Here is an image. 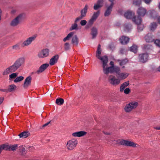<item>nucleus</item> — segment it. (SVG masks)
I'll return each instance as SVG.
<instances>
[{"instance_id": "cd10ccee", "label": "nucleus", "mask_w": 160, "mask_h": 160, "mask_svg": "<svg viewBox=\"0 0 160 160\" xmlns=\"http://www.w3.org/2000/svg\"><path fill=\"white\" fill-rule=\"evenodd\" d=\"M128 76V74L127 73H120L119 72V74L117 76L118 78H120L121 79H124L126 78Z\"/></svg>"}, {"instance_id": "dca6fc26", "label": "nucleus", "mask_w": 160, "mask_h": 160, "mask_svg": "<svg viewBox=\"0 0 160 160\" xmlns=\"http://www.w3.org/2000/svg\"><path fill=\"white\" fill-rule=\"evenodd\" d=\"M146 10L142 7L139 8L137 11L138 16L141 17H144L146 14Z\"/></svg>"}, {"instance_id": "9b49d317", "label": "nucleus", "mask_w": 160, "mask_h": 160, "mask_svg": "<svg viewBox=\"0 0 160 160\" xmlns=\"http://www.w3.org/2000/svg\"><path fill=\"white\" fill-rule=\"evenodd\" d=\"M49 50L48 49H43L38 53V56L40 58L47 57L49 55Z\"/></svg>"}, {"instance_id": "5fc2aeb1", "label": "nucleus", "mask_w": 160, "mask_h": 160, "mask_svg": "<svg viewBox=\"0 0 160 160\" xmlns=\"http://www.w3.org/2000/svg\"><path fill=\"white\" fill-rule=\"evenodd\" d=\"M130 92V89L128 88H126L124 90V92L126 94H128Z\"/></svg>"}, {"instance_id": "bb28decb", "label": "nucleus", "mask_w": 160, "mask_h": 160, "mask_svg": "<svg viewBox=\"0 0 160 160\" xmlns=\"http://www.w3.org/2000/svg\"><path fill=\"white\" fill-rule=\"evenodd\" d=\"M157 26V23L155 22L151 23L149 26L150 29L151 31H153L156 28Z\"/></svg>"}, {"instance_id": "4d7b16f0", "label": "nucleus", "mask_w": 160, "mask_h": 160, "mask_svg": "<svg viewBox=\"0 0 160 160\" xmlns=\"http://www.w3.org/2000/svg\"><path fill=\"white\" fill-rule=\"evenodd\" d=\"M0 91H1L2 92H8V90L7 89H0Z\"/></svg>"}, {"instance_id": "f3484780", "label": "nucleus", "mask_w": 160, "mask_h": 160, "mask_svg": "<svg viewBox=\"0 0 160 160\" xmlns=\"http://www.w3.org/2000/svg\"><path fill=\"white\" fill-rule=\"evenodd\" d=\"M98 29L94 27H93L91 29L90 34L92 36V39H93L95 38L98 35Z\"/></svg>"}, {"instance_id": "603ef678", "label": "nucleus", "mask_w": 160, "mask_h": 160, "mask_svg": "<svg viewBox=\"0 0 160 160\" xmlns=\"http://www.w3.org/2000/svg\"><path fill=\"white\" fill-rule=\"evenodd\" d=\"M56 103L58 105H61L64 103V101H56Z\"/></svg>"}, {"instance_id": "72a5a7b5", "label": "nucleus", "mask_w": 160, "mask_h": 160, "mask_svg": "<svg viewBox=\"0 0 160 160\" xmlns=\"http://www.w3.org/2000/svg\"><path fill=\"white\" fill-rule=\"evenodd\" d=\"M118 62H119V65L122 66L125 65L128 62L127 59H124L122 60H118Z\"/></svg>"}, {"instance_id": "7c9ffc66", "label": "nucleus", "mask_w": 160, "mask_h": 160, "mask_svg": "<svg viewBox=\"0 0 160 160\" xmlns=\"http://www.w3.org/2000/svg\"><path fill=\"white\" fill-rule=\"evenodd\" d=\"M18 144L9 145V151H15L18 147Z\"/></svg>"}, {"instance_id": "ea45409f", "label": "nucleus", "mask_w": 160, "mask_h": 160, "mask_svg": "<svg viewBox=\"0 0 160 160\" xmlns=\"http://www.w3.org/2000/svg\"><path fill=\"white\" fill-rule=\"evenodd\" d=\"M17 76V74L13 73L9 75V80H11L13 79L16 78Z\"/></svg>"}, {"instance_id": "69168bd1", "label": "nucleus", "mask_w": 160, "mask_h": 160, "mask_svg": "<svg viewBox=\"0 0 160 160\" xmlns=\"http://www.w3.org/2000/svg\"><path fill=\"white\" fill-rule=\"evenodd\" d=\"M158 22L160 23V16L158 18Z\"/></svg>"}, {"instance_id": "e433bc0d", "label": "nucleus", "mask_w": 160, "mask_h": 160, "mask_svg": "<svg viewBox=\"0 0 160 160\" xmlns=\"http://www.w3.org/2000/svg\"><path fill=\"white\" fill-rule=\"evenodd\" d=\"M138 47L136 45L133 44L131 47L130 50V51L136 53L137 52Z\"/></svg>"}, {"instance_id": "393cba45", "label": "nucleus", "mask_w": 160, "mask_h": 160, "mask_svg": "<svg viewBox=\"0 0 160 160\" xmlns=\"http://www.w3.org/2000/svg\"><path fill=\"white\" fill-rule=\"evenodd\" d=\"M129 84V81L125 82L123 83L121 86L120 88V92H122L124 90V88L128 86Z\"/></svg>"}, {"instance_id": "6e6552de", "label": "nucleus", "mask_w": 160, "mask_h": 160, "mask_svg": "<svg viewBox=\"0 0 160 160\" xmlns=\"http://www.w3.org/2000/svg\"><path fill=\"white\" fill-rule=\"evenodd\" d=\"M119 143L121 145L127 146L132 147H136V144L135 143L128 140H122L120 141Z\"/></svg>"}, {"instance_id": "864d4df0", "label": "nucleus", "mask_w": 160, "mask_h": 160, "mask_svg": "<svg viewBox=\"0 0 160 160\" xmlns=\"http://www.w3.org/2000/svg\"><path fill=\"white\" fill-rule=\"evenodd\" d=\"M103 0H98L97 4L100 5L102 7L103 5Z\"/></svg>"}, {"instance_id": "a878e982", "label": "nucleus", "mask_w": 160, "mask_h": 160, "mask_svg": "<svg viewBox=\"0 0 160 160\" xmlns=\"http://www.w3.org/2000/svg\"><path fill=\"white\" fill-rule=\"evenodd\" d=\"M72 42L73 44L75 45H78V38L76 35H75L72 37Z\"/></svg>"}, {"instance_id": "37998d69", "label": "nucleus", "mask_w": 160, "mask_h": 160, "mask_svg": "<svg viewBox=\"0 0 160 160\" xmlns=\"http://www.w3.org/2000/svg\"><path fill=\"white\" fill-rule=\"evenodd\" d=\"M141 0H134L133 4L137 6H139L141 3Z\"/></svg>"}, {"instance_id": "f8f14e48", "label": "nucleus", "mask_w": 160, "mask_h": 160, "mask_svg": "<svg viewBox=\"0 0 160 160\" xmlns=\"http://www.w3.org/2000/svg\"><path fill=\"white\" fill-rule=\"evenodd\" d=\"M32 80V78L31 76L28 77L25 79L23 84V87L24 88L26 89L31 85Z\"/></svg>"}, {"instance_id": "4be33fe9", "label": "nucleus", "mask_w": 160, "mask_h": 160, "mask_svg": "<svg viewBox=\"0 0 160 160\" xmlns=\"http://www.w3.org/2000/svg\"><path fill=\"white\" fill-rule=\"evenodd\" d=\"M132 21L137 25L140 24L142 22V20L139 16L138 17L134 16L132 18Z\"/></svg>"}, {"instance_id": "2f4dec72", "label": "nucleus", "mask_w": 160, "mask_h": 160, "mask_svg": "<svg viewBox=\"0 0 160 160\" xmlns=\"http://www.w3.org/2000/svg\"><path fill=\"white\" fill-rule=\"evenodd\" d=\"M0 146L2 150H4L6 151H9V145L7 144H2L0 145Z\"/></svg>"}, {"instance_id": "680f3d73", "label": "nucleus", "mask_w": 160, "mask_h": 160, "mask_svg": "<svg viewBox=\"0 0 160 160\" xmlns=\"http://www.w3.org/2000/svg\"><path fill=\"white\" fill-rule=\"evenodd\" d=\"M56 100H64V99L61 98H58Z\"/></svg>"}, {"instance_id": "6ab92c4d", "label": "nucleus", "mask_w": 160, "mask_h": 160, "mask_svg": "<svg viewBox=\"0 0 160 160\" xmlns=\"http://www.w3.org/2000/svg\"><path fill=\"white\" fill-rule=\"evenodd\" d=\"M120 43L123 45L127 44L129 41V38L128 37L122 36L119 39Z\"/></svg>"}, {"instance_id": "1a4fd4ad", "label": "nucleus", "mask_w": 160, "mask_h": 160, "mask_svg": "<svg viewBox=\"0 0 160 160\" xmlns=\"http://www.w3.org/2000/svg\"><path fill=\"white\" fill-rule=\"evenodd\" d=\"M78 142L77 140L73 139L69 140L67 143V147L69 150L73 149L77 145Z\"/></svg>"}, {"instance_id": "338daca9", "label": "nucleus", "mask_w": 160, "mask_h": 160, "mask_svg": "<svg viewBox=\"0 0 160 160\" xmlns=\"http://www.w3.org/2000/svg\"><path fill=\"white\" fill-rule=\"evenodd\" d=\"M4 99V98L3 97H0V100H3Z\"/></svg>"}, {"instance_id": "a211bd4d", "label": "nucleus", "mask_w": 160, "mask_h": 160, "mask_svg": "<svg viewBox=\"0 0 160 160\" xmlns=\"http://www.w3.org/2000/svg\"><path fill=\"white\" fill-rule=\"evenodd\" d=\"M113 4V3H111L110 5L108 7L104 14L105 17L108 16L110 14Z\"/></svg>"}, {"instance_id": "c9c22d12", "label": "nucleus", "mask_w": 160, "mask_h": 160, "mask_svg": "<svg viewBox=\"0 0 160 160\" xmlns=\"http://www.w3.org/2000/svg\"><path fill=\"white\" fill-rule=\"evenodd\" d=\"M21 42H19L16 44L13 45L12 47V48L15 50H18L20 49L21 47Z\"/></svg>"}, {"instance_id": "412c9836", "label": "nucleus", "mask_w": 160, "mask_h": 160, "mask_svg": "<svg viewBox=\"0 0 160 160\" xmlns=\"http://www.w3.org/2000/svg\"><path fill=\"white\" fill-rule=\"evenodd\" d=\"M87 132L84 131H81L73 133L72 135L75 137H81L84 136Z\"/></svg>"}, {"instance_id": "58836bf2", "label": "nucleus", "mask_w": 160, "mask_h": 160, "mask_svg": "<svg viewBox=\"0 0 160 160\" xmlns=\"http://www.w3.org/2000/svg\"><path fill=\"white\" fill-rule=\"evenodd\" d=\"M113 72H115L118 75L119 74L120 72V69L119 67L115 66L113 68Z\"/></svg>"}, {"instance_id": "f704fd0d", "label": "nucleus", "mask_w": 160, "mask_h": 160, "mask_svg": "<svg viewBox=\"0 0 160 160\" xmlns=\"http://www.w3.org/2000/svg\"><path fill=\"white\" fill-rule=\"evenodd\" d=\"M19 150L22 155H24L26 152L25 148L23 147L22 145L20 146L19 147Z\"/></svg>"}, {"instance_id": "f257e3e1", "label": "nucleus", "mask_w": 160, "mask_h": 160, "mask_svg": "<svg viewBox=\"0 0 160 160\" xmlns=\"http://www.w3.org/2000/svg\"><path fill=\"white\" fill-rule=\"evenodd\" d=\"M24 61L25 60L23 58L18 59L12 66H9L4 70L3 72V75H7L10 73L15 72L24 63Z\"/></svg>"}, {"instance_id": "e2e57ef3", "label": "nucleus", "mask_w": 160, "mask_h": 160, "mask_svg": "<svg viewBox=\"0 0 160 160\" xmlns=\"http://www.w3.org/2000/svg\"><path fill=\"white\" fill-rule=\"evenodd\" d=\"M157 70L160 72V66L157 68Z\"/></svg>"}, {"instance_id": "a19ab883", "label": "nucleus", "mask_w": 160, "mask_h": 160, "mask_svg": "<svg viewBox=\"0 0 160 160\" xmlns=\"http://www.w3.org/2000/svg\"><path fill=\"white\" fill-rule=\"evenodd\" d=\"M24 79V77L22 76H19L16 77V78L14 80V81L15 82H20Z\"/></svg>"}, {"instance_id": "c85d7f7f", "label": "nucleus", "mask_w": 160, "mask_h": 160, "mask_svg": "<svg viewBox=\"0 0 160 160\" xmlns=\"http://www.w3.org/2000/svg\"><path fill=\"white\" fill-rule=\"evenodd\" d=\"M151 17L155 18L157 17V13L154 10H150L148 11Z\"/></svg>"}, {"instance_id": "a18cd8bd", "label": "nucleus", "mask_w": 160, "mask_h": 160, "mask_svg": "<svg viewBox=\"0 0 160 160\" xmlns=\"http://www.w3.org/2000/svg\"><path fill=\"white\" fill-rule=\"evenodd\" d=\"M154 43L156 45L159 47H160V40L159 39H156L154 41Z\"/></svg>"}, {"instance_id": "49530a36", "label": "nucleus", "mask_w": 160, "mask_h": 160, "mask_svg": "<svg viewBox=\"0 0 160 160\" xmlns=\"http://www.w3.org/2000/svg\"><path fill=\"white\" fill-rule=\"evenodd\" d=\"M95 21V20L91 18L88 21V25L89 26H91L93 24Z\"/></svg>"}, {"instance_id": "7ed1b4c3", "label": "nucleus", "mask_w": 160, "mask_h": 160, "mask_svg": "<svg viewBox=\"0 0 160 160\" xmlns=\"http://www.w3.org/2000/svg\"><path fill=\"white\" fill-rule=\"evenodd\" d=\"M88 8V5L87 4L85 5L84 8L80 11V15L76 18L75 22H78L86 17Z\"/></svg>"}, {"instance_id": "052dcab7", "label": "nucleus", "mask_w": 160, "mask_h": 160, "mask_svg": "<svg viewBox=\"0 0 160 160\" xmlns=\"http://www.w3.org/2000/svg\"><path fill=\"white\" fill-rule=\"evenodd\" d=\"M110 64L111 65V66L115 67V66L114 65V62L112 61H111L110 63Z\"/></svg>"}, {"instance_id": "4468645a", "label": "nucleus", "mask_w": 160, "mask_h": 160, "mask_svg": "<svg viewBox=\"0 0 160 160\" xmlns=\"http://www.w3.org/2000/svg\"><path fill=\"white\" fill-rule=\"evenodd\" d=\"M101 51L100 49H97L96 57L99 59L100 60L103 62L104 61H106L108 58L106 56H104L102 57H101Z\"/></svg>"}, {"instance_id": "c03bdc74", "label": "nucleus", "mask_w": 160, "mask_h": 160, "mask_svg": "<svg viewBox=\"0 0 160 160\" xmlns=\"http://www.w3.org/2000/svg\"><path fill=\"white\" fill-rule=\"evenodd\" d=\"M64 49L65 51H68L70 49V45L69 43L66 42L65 43Z\"/></svg>"}, {"instance_id": "bf43d9fd", "label": "nucleus", "mask_w": 160, "mask_h": 160, "mask_svg": "<svg viewBox=\"0 0 160 160\" xmlns=\"http://www.w3.org/2000/svg\"><path fill=\"white\" fill-rule=\"evenodd\" d=\"M154 128L157 130H160V126H156L154 127Z\"/></svg>"}, {"instance_id": "39448f33", "label": "nucleus", "mask_w": 160, "mask_h": 160, "mask_svg": "<svg viewBox=\"0 0 160 160\" xmlns=\"http://www.w3.org/2000/svg\"><path fill=\"white\" fill-rule=\"evenodd\" d=\"M22 14H20L13 19L10 22V25L12 27L18 25L21 22L22 19Z\"/></svg>"}, {"instance_id": "09e8293b", "label": "nucleus", "mask_w": 160, "mask_h": 160, "mask_svg": "<svg viewBox=\"0 0 160 160\" xmlns=\"http://www.w3.org/2000/svg\"><path fill=\"white\" fill-rule=\"evenodd\" d=\"M143 26L140 24L138 25L137 28L138 31L140 32L142 31L143 29Z\"/></svg>"}, {"instance_id": "20e7f679", "label": "nucleus", "mask_w": 160, "mask_h": 160, "mask_svg": "<svg viewBox=\"0 0 160 160\" xmlns=\"http://www.w3.org/2000/svg\"><path fill=\"white\" fill-rule=\"evenodd\" d=\"M138 105V103L136 102H132L127 104L124 108L126 112H129L133 109L137 107Z\"/></svg>"}, {"instance_id": "de8ad7c7", "label": "nucleus", "mask_w": 160, "mask_h": 160, "mask_svg": "<svg viewBox=\"0 0 160 160\" xmlns=\"http://www.w3.org/2000/svg\"><path fill=\"white\" fill-rule=\"evenodd\" d=\"M102 6H101L100 5H99L98 4H95L94 5L93 7V8L95 10H98V9H99V8L101 7Z\"/></svg>"}, {"instance_id": "2eb2a0df", "label": "nucleus", "mask_w": 160, "mask_h": 160, "mask_svg": "<svg viewBox=\"0 0 160 160\" xmlns=\"http://www.w3.org/2000/svg\"><path fill=\"white\" fill-rule=\"evenodd\" d=\"M49 64L48 63H45L42 65L38 70L36 72V73L39 74L42 72L49 66Z\"/></svg>"}, {"instance_id": "3c124183", "label": "nucleus", "mask_w": 160, "mask_h": 160, "mask_svg": "<svg viewBox=\"0 0 160 160\" xmlns=\"http://www.w3.org/2000/svg\"><path fill=\"white\" fill-rule=\"evenodd\" d=\"M152 47V46L149 45H146L144 46V48L146 50L150 49Z\"/></svg>"}, {"instance_id": "423d86ee", "label": "nucleus", "mask_w": 160, "mask_h": 160, "mask_svg": "<svg viewBox=\"0 0 160 160\" xmlns=\"http://www.w3.org/2000/svg\"><path fill=\"white\" fill-rule=\"evenodd\" d=\"M37 37V35H34L27 39L23 42L21 44V47H24L30 45L32 41H34Z\"/></svg>"}, {"instance_id": "13d9d810", "label": "nucleus", "mask_w": 160, "mask_h": 160, "mask_svg": "<svg viewBox=\"0 0 160 160\" xmlns=\"http://www.w3.org/2000/svg\"><path fill=\"white\" fill-rule=\"evenodd\" d=\"M50 122V121H49L45 124L43 125L42 126V127H46V126H48Z\"/></svg>"}, {"instance_id": "f03ea898", "label": "nucleus", "mask_w": 160, "mask_h": 160, "mask_svg": "<svg viewBox=\"0 0 160 160\" xmlns=\"http://www.w3.org/2000/svg\"><path fill=\"white\" fill-rule=\"evenodd\" d=\"M108 61V59L106 61H104L102 62L103 71L104 73L107 75L109 73L113 72L114 67L110 66L105 68V67L107 66Z\"/></svg>"}, {"instance_id": "c756f323", "label": "nucleus", "mask_w": 160, "mask_h": 160, "mask_svg": "<svg viewBox=\"0 0 160 160\" xmlns=\"http://www.w3.org/2000/svg\"><path fill=\"white\" fill-rule=\"evenodd\" d=\"M16 88V86L14 84H11L9 85L8 88L7 89L8 92H11L13 91Z\"/></svg>"}, {"instance_id": "473e14b6", "label": "nucleus", "mask_w": 160, "mask_h": 160, "mask_svg": "<svg viewBox=\"0 0 160 160\" xmlns=\"http://www.w3.org/2000/svg\"><path fill=\"white\" fill-rule=\"evenodd\" d=\"M73 34L74 32H71L69 33L68 34L66 37L63 39V41L64 42H65L67 40H68Z\"/></svg>"}, {"instance_id": "6e6d98bb", "label": "nucleus", "mask_w": 160, "mask_h": 160, "mask_svg": "<svg viewBox=\"0 0 160 160\" xmlns=\"http://www.w3.org/2000/svg\"><path fill=\"white\" fill-rule=\"evenodd\" d=\"M144 2L147 4H149L152 2V0H143Z\"/></svg>"}, {"instance_id": "8fccbe9b", "label": "nucleus", "mask_w": 160, "mask_h": 160, "mask_svg": "<svg viewBox=\"0 0 160 160\" xmlns=\"http://www.w3.org/2000/svg\"><path fill=\"white\" fill-rule=\"evenodd\" d=\"M87 23V22L86 20H82L80 22V24L82 26H83L85 25Z\"/></svg>"}, {"instance_id": "5701e85b", "label": "nucleus", "mask_w": 160, "mask_h": 160, "mask_svg": "<svg viewBox=\"0 0 160 160\" xmlns=\"http://www.w3.org/2000/svg\"><path fill=\"white\" fill-rule=\"evenodd\" d=\"M134 13L132 11H128L124 13V17L127 19H131L134 15Z\"/></svg>"}, {"instance_id": "ddd939ff", "label": "nucleus", "mask_w": 160, "mask_h": 160, "mask_svg": "<svg viewBox=\"0 0 160 160\" xmlns=\"http://www.w3.org/2000/svg\"><path fill=\"white\" fill-rule=\"evenodd\" d=\"M144 38L146 42H154L155 40L154 36L151 33H148L145 36Z\"/></svg>"}, {"instance_id": "79ce46f5", "label": "nucleus", "mask_w": 160, "mask_h": 160, "mask_svg": "<svg viewBox=\"0 0 160 160\" xmlns=\"http://www.w3.org/2000/svg\"><path fill=\"white\" fill-rule=\"evenodd\" d=\"M77 22H75V21L74 23L72 25L71 27L70 28V30L77 29L78 25L77 23Z\"/></svg>"}, {"instance_id": "0eeeda50", "label": "nucleus", "mask_w": 160, "mask_h": 160, "mask_svg": "<svg viewBox=\"0 0 160 160\" xmlns=\"http://www.w3.org/2000/svg\"><path fill=\"white\" fill-rule=\"evenodd\" d=\"M108 82L111 84L116 86L119 84L120 82V80L117 78L113 75H110L108 78Z\"/></svg>"}, {"instance_id": "9d476101", "label": "nucleus", "mask_w": 160, "mask_h": 160, "mask_svg": "<svg viewBox=\"0 0 160 160\" xmlns=\"http://www.w3.org/2000/svg\"><path fill=\"white\" fill-rule=\"evenodd\" d=\"M148 54L147 53L140 54L138 56L139 61L141 62L145 63L148 61Z\"/></svg>"}, {"instance_id": "0e129e2a", "label": "nucleus", "mask_w": 160, "mask_h": 160, "mask_svg": "<svg viewBox=\"0 0 160 160\" xmlns=\"http://www.w3.org/2000/svg\"><path fill=\"white\" fill-rule=\"evenodd\" d=\"M100 46H101L100 44L98 45L97 49H100Z\"/></svg>"}, {"instance_id": "774afa93", "label": "nucleus", "mask_w": 160, "mask_h": 160, "mask_svg": "<svg viewBox=\"0 0 160 160\" xmlns=\"http://www.w3.org/2000/svg\"><path fill=\"white\" fill-rule=\"evenodd\" d=\"M103 132L105 134H106V135H109V133L108 132Z\"/></svg>"}, {"instance_id": "b1692460", "label": "nucleus", "mask_w": 160, "mask_h": 160, "mask_svg": "<svg viewBox=\"0 0 160 160\" xmlns=\"http://www.w3.org/2000/svg\"><path fill=\"white\" fill-rule=\"evenodd\" d=\"M29 134L30 133L29 132L26 131L21 132L19 134L18 136H19L20 138H27Z\"/></svg>"}, {"instance_id": "4c0bfd02", "label": "nucleus", "mask_w": 160, "mask_h": 160, "mask_svg": "<svg viewBox=\"0 0 160 160\" xmlns=\"http://www.w3.org/2000/svg\"><path fill=\"white\" fill-rule=\"evenodd\" d=\"M99 14L100 11H99L97 12H94L91 18L96 20L99 16Z\"/></svg>"}, {"instance_id": "aec40b11", "label": "nucleus", "mask_w": 160, "mask_h": 160, "mask_svg": "<svg viewBox=\"0 0 160 160\" xmlns=\"http://www.w3.org/2000/svg\"><path fill=\"white\" fill-rule=\"evenodd\" d=\"M59 56L57 55L53 56L50 60L49 64L51 65H53L57 63L58 59Z\"/></svg>"}]
</instances>
